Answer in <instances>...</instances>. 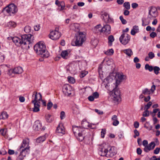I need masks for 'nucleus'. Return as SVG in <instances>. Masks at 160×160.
I'll return each mask as SVG.
<instances>
[{
    "label": "nucleus",
    "mask_w": 160,
    "mask_h": 160,
    "mask_svg": "<svg viewBox=\"0 0 160 160\" xmlns=\"http://www.w3.org/2000/svg\"><path fill=\"white\" fill-rule=\"evenodd\" d=\"M156 89V86L154 85H153L151 87V88L150 90H149L151 92H152V93H153L154 91Z\"/></svg>",
    "instance_id": "5fc2aeb1"
},
{
    "label": "nucleus",
    "mask_w": 160,
    "mask_h": 160,
    "mask_svg": "<svg viewBox=\"0 0 160 160\" xmlns=\"http://www.w3.org/2000/svg\"><path fill=\"white\" fill-rule=\"evenodd\" d=\"M46 139L45 135L40 137L37 138L36 141L37 142L41 143L44 141Z\"/></svg>",
    "instance_id": "c85d7f7f"
},
{
    "label": "nucleus",
    "mask_w": 160,
    "mask_h": 160,
    "mask_svg": "<svg viewBox=\"0 0 160 160\" xmlns=\"http://www.w3.org/2000/svg\"><path fill=\"white\" fill-rule=\"evenodd\" d=\"M42 127L41 123L39 121H36L33 126V128L36 131H39L41 129Z\"/></svg>",
    "instance_id": "aec40b11"
},
{
    "label": "nucleus",
    "mask_w": 160,
    "mask_h": 160,
    "mask_svg": "<svg viewBox=\"0 0 160 160\" xmlns=\"http://www.w3.org/2000/svg\"><path fill=\"white\" fill-rule=\"evenodd\" d=\"M123 51L129 57H130L133 54L132 50L129 48L124 50Z\"/></svg>",
    "instance_id": "a878e982"
},
{
    "label": "nucleus",
    "mask_w": 160,
    "mask_h": 160,
    "mask_svg": "<svg viewBox=\"0 0 160 160\" xmlns=\"http://www.w3.org/2000/svg\"><path fill=\"white\" fill-rule=\"evenodd\" d=\"M148 13V18L150 19L152 18H155L158 15L157 9L155 7H151V9L149 10Z\"/></svg>",
    "instance_id": "9b49d317"
},
{
    "label": "nucleus",
    "mask_w": 160,
    "mask_h": 160,
    "mask_svg": "<svg viewBox=\"0 0 160 160\" xmlns=\"http://www.w3.org/2000/svg\"><path fill=\"white\" fill-rule=\"evenodd\" d=\"M34 49L41 57L47 58L49 56V53L46 50V46L43 42H39L36 44L34 46Z\"/></svg>",
    "instance_id": "20e7f679"
},
{
    "label": "nucleus",
    "mask_w": 160,
    "mask_h": 160,
    "mask_svg": "<svg viewBox=\"0 0 160 160\" xmlns=\"http://www.w3.org/2000/svg\"><path fill=\"white\" fill-rule=\"evenodd\" d=\"M13 69H10L8 70V74L9 75H11L12 73L14 74Z\"/></svg>",
    "instance_id": "338daca9"
},
{
    "label": "nucleus",
    "mask_w": 160,
    "mask_h": 160,
    "mask_svg": "<svg viewBox=\"0 0 160 160\" xmlns=\"http://www.w3.org/2000/svg\"><path fill=\"white\" fill-rule=\"evenodd\" d=\"M107 149H108V153H109L110 157H112L117 154V152L115 147L108 145Z\"/></svg>",
    "instance_id": "f3484780"
},
{
    "label": "nucleus",
    "mask_w": 160,
    "mask_h": 160,
    "mask_svg": "<svg viewBox=\"0 0 160 160\" xmlns=\"http://www.w3.org/2000/svg\"><path fill=\"white\" fill-rule=\"evenodd\" d=\"M156 144L155 142H152L146 147L144 148V151L146 152H148L149 151L153 150Z\"/></svg>",
    "instance_id": "2eb2a0df"
},
{
    "label": "nucleus",
    "mask_w": 160,
    "mask_h": 160,
    "mask_svg": "<svg viewBox=\"0 0 160 160\" xmlns=\"http://www.w3.org/2000/svg\"><path fill=\"white\" fill-rule=\"evenodd\" d=\"M92 96L94 98H97L99 97V94L97 92H95L92 94Z\"/></svg>",
    "instance_id": "603ef678"
},
{
    "label": "nucleus",
    "mask_w": 160,
    "mask_h": 160,
    "mask_svg": "<svg viewBox=\"0 0 160 160\" xmlns=\"http://www.w3.org/2000/svg\"><path fill=\"white\" fill-rule=\"evenodd\" d=\"M65 117V113L64 111H62L60 113V118L62 120Z\"/></svg>",
    "instance_id": "864d4df0"
},
{
    "label": "nucleus",
    "mask_w": 160,
    "mask_h": 160,
    "mask_svg": "<svg viewBox=\"0 0 160 160\" xmlns=\"http://www.w3.org/2000/svg\"><path fill=\"white\" fill-rule=\"evenodd\" d=\"M148 57L150 59H152L155 57L154 54L152 52H150L148 53Z\"/></svg>",
    "instance_id": "79ce46f5"
},
{
    "label": "nucleus",
    "mask_w": 160,
    "mask_h": 160,
    "mask_svg": "<svg viewBox=\"0 0 160 160\" xmlns=\"http://www.w3.org/2000/svg\"><path fill=\"white\" fill-rule=\"evenodd\" d=\"M138 6V4L136 3H133L132 4V7L133 8H135Z\"/></svg>",
    "instance_id": "69168bd1"
},
{
    "label": "nucleus",
    "mask_w": 160,
    "mask_h": 160,
    "mask_svg": "<svg viewBox=\"0 0 160 160\" xmlns=\"http://www.w3.org/2000/svg\"><path fill=\"white\" fill-rule=\"evenodd\" d=\"M29 140L28 138H26L23 140L19 149L20 153L17 160H23L26 154L29 152L30 148L29 146Z\"/></svg>",
    "instance_id": "7ed1b4c3"
},
{
    "label": "nucleus",
    "mask_w": 160,
    "mask_h": 160,
    "mask_svg": "<svg viewBox=\"0 0 160 160\" xmlns=\"http://www.w3.org/2000/svg\"><path fill=\"white\" fill-rule=\"evenodd\" d=\"M142 145L144 148L146 147L148 145V142L147 140H144L142 142Z\"/></svg>",
    "instance_id": "13d9d810"
},
{
    "label": "nucleus",
    "mask_w": 160,
    "mask_h": 160,
    "mask_svg": "<svg viewBox=\"0 0 160 160\" xmlns=\"http://www.w3.org/2000/svg\"><path fill=\"white\" fill-rule=\"evenodd\" d=\"M77 67V64L74 63H71L66 67L67 71L71 73H73L76 70Z\"/></svg>",
    "instance_id": "ddd939ff"
},
{
    "label": "nucleus",
    "mask_w": 160,
    "mask_h": 160,
    "mask_svg": "<svg viewBox=\"0 0 160 160\" xmlns=\"http://www.w3.org/2000/svg\"><path fill=\"white\" fill-rule=\"evenodd\" d=\"M7 12L10 15L17 12L18 11L17 8L13 4H11L4 8Z\"/></svg>",
    "instance_id": "0eeeda50"
},
{
    "label": "nucleus",
    "mask_w": 160,
    "mask_h": 160,
    "mask_svg": "<svg viewBox=\"0 0 160 160\" xmlns=\"http://www.w3.org/2000/svg\"><path fill=\"white\" fill-rule=\"evenodd\" d=\"M123 6L127 10H129L130 9V4L128 2H125L123 4Z\"/></svg>",
    "instance_id": "c9c22d12"
},
{
    "label": "nucleus",
    "mask_w": 160,
    "mask_h": 160,
    "mask_svg": "<svg viewBox=\"0 0 160 160\" xmlns=\"http://www.w3.org/2000/svg\"><path fill=\"white\" fill-rule=\"evenodd\" d=\"M72 90L71 87L69 84H65L63 87V92L66 95L69 96L71 95Z\"/></svg>",
    "instance_id": "f8f14e48"
},
{
    "label": "nucleus",
    "mask_w": 160,
    "mask_h": 160,
    "mask_svg": "<svg viewBox=\"0 0 160 160\" xmlns=\"http://www.w3.org/2000/svg\"><path fill=\"white\" fill-rule=\"evenodd\" d=\"M99 154L101 156H106L108 153V149H107L106 147L102 146L100 148Z\"/></svg>",
    "instance_id": "dca6fc26"
},
{
    "label": "nucleus",
    "mask_w": 160,
    "mask_h": 160,
    "mask_svg": "<svg viewBox=\"0 0 160 160\" xmlns=\"http://www.w3.org/2000/svg\"><path fill=\"white\" fill-rule=\"evenodd\" d=\"M139 31V29L138 26H134L131 31V34L132 35H134L136 33L138 32Z\"/></svg>",
    "instance_id": "b1692460"
},
{
    "label": "nucleus",
    "mask_w": 160,
    "mask_h": 160,
    "mask_svg": "<svg viewBox=\"0 0 160 160\" xmlns=\"http://www.w3.org/2000/svg\"><path fill=\"white\" fill-rule=\"evenodd\" d=\"M150 36L152 38H154L157 36L156 33L154 32H152L150 34Z\"/></svg>",
    "instance_id": "0e129e2a"
},
{
    "label": "nucleus",
    "mask_w": 160,
    "mask_h": 160,
    "mask_svg": "<svg viewBox=\"0 0 160 160\" xmlns=\"http://www.w3.org/2000/svg\"><path fill=\"white\" fill-rule=\"evenodd\" d=\"M82 127L83 128L87 129L88 128L90 127V125L89 123L86 121H83L81 123Z\"/></svg>",
    "instance_id": "393cba45"
},
{
    "label": "nucleus",
    "mask_w": 160,
    "mask_h": 160,
    "mask_svg": "<svg viewBox=\"0 0 160 160\" xmlns=\"http://www.w3.org/2000/svg\"><path fill=\"white\" fill-rule=\"evenodd\" d=\"M106 133V130L105 129H102L101 132V137L103 138L104 137V135Z\"/></svg>",
    "instance_id": "49530a36"
},
{
    "label": "nucleus",
    "mask_w": 160,
    "mask_h": 160,
    "mask_svg": "<svg viewBox=\"0 0 160 160\" xmlns=\"http://www.w3.org/2000/svg\"><path fill=\"white\" fill-rule=\"evenodd\" d=\"M32 103L34 104V108H32L33 111L34 112H39L40 110V102H33Z\"/></svg>",
    "instance_id": "412c9836"
},
{
    "label": "nucleus",
    "mask_w": 160,
    "mask_h": 160,
    "mask_svg": "<svg viewBox=\"0 0 160 160\" xmlns=\"http://www.w3.org/2000/svg\"><path fill=\"white\" fill-rule=\"evenodd\" d=\"M61 7L60 9V10H62L64 9L65 7V4L63 2H60L59 5V7Z\"/></svg>",
    "instance_id": "3c124183"
},
{
    "label": "nucleus",
    "mask_w": 160,
    "mask_h": 160,
    "mask_svg": "<svg viewBox=\"0 0 160 160\" xmlns=\"http://www.w3.org/2000/svg\"><path fill=\"white\" fill-rule=\"evenodd\" d=\"M46 119L47 122H51L54 119L53 117L50 114H48L46 116Z\"/></svg>",
    "instance_id": "bb28decb"
},
{
    "label": "nucleus",
    "mask_w": 160,
    "mask_h": 160,
    "mask_svg": "<svg viewBox=\"0 0 160 160\" xmlns=\"http://www.w3.org/2000/svg\"><path fill=\"white\" fill-rule=\"evenodd\" d=\"M95 111L99 115H101L103 114V112L102 111H101L100 110H98V109H95Z\"/></svg>",
    "instance_id": "774afa93"
},
{
    "label": "nucleus",
    "mask_w": 160,
    "mask_h": 160,
    "mask_svg": "<svg viewBox=\"0 0 160 160\" xmlns=\"http://www.w3.org/2000/svg\"><path fill=\"white\" fill-rule=\"evenodd\" d=\"M34 37L31 34L23 35L20 37H14L12 41L17 46H22L25 49H28L31 46V44L33 42Z\"/></svg>",
    "instance_id": "f257e3e1"
},
{
    "label": "nucleus",
    "mask_w": 160,
    "mask_h": 160,
    "mask_svg": "<svg viewBox=\"0 0 160 160\" xmlns=\"http://www.w3.org/2000/svg\"><path fill=\"white\" fill-rule=\"evenodd\" d=\"M111 119L113 121L112 124L113 126H117L119 124V122L118 120L117 117L116 115H113Z\"/></svg>",
    "instance_id": "5701e85b"
},
{
    "label": "nucleus",
    "mask_w": 160,
    "mask_h": 160,
    "mask_svg": "<svg viewBox=\"0 0 160 160\" xmlns=\"http://www.w3.org/2000/svg\"><path fill=\"white\" fill-rule=\"evenodd\" d=\"M98 40L97 39H94L92 40L91 42V44L94 46H96L98 44Z\"/></svg>",
    "instance_id": "de8ad7c7"
},
{
    "label": "nucleus",
    "mask_w": 160,
    "mask_h": 160,
    "mask_svg": "<svg viewBox=\"0 0 160 160\" xmlns=\"http://www.w3.org/2000/svg\"><path fill=\"white\" fill-rule=\"evenodd\" d=\"M100 32L106 35L109 34L111 33V26L108 24L104 25L100 30Z\"/></svg>",
    "instance_id": "4468645a"
},
{
    "label": "nucleus",
    "mask_w": 160,
    "mask_h": 160,
    "mask_svg": "<svg viewBox=\"0 0 160 160\" xmlns=\"http://www.w3.org/2000/svg\"><path fill=\"white\" fill-rule=\"evenodd\" d=\"M8 115L6 112H3L0 115V119H5L8 118Z\"/></svg>",
    "instance_id": "cd10ccee"
},
{
    "label": "nucleus",
    "mask_w": 160,
    "mask_h": 160,
    "mask_svg": "<svg viewBox=\"0 0 160 160\" xmlns=\"http://www.w3.org/2000/svg\"><path fill=\"white\" fill-rule=\"evenodd\" d=\"M114 53V51L112 49H109L105 52V53L108 55H112Z\"/></svg>",
    "instance_id": "72a5a7b5"
},
{
    "label": "nucleus",
    "mask_w": 160,
    "mask_h": 160,
    "mask_svg": "<svg viewBox=\"0 0 160 160\" xmlns=\"http://www.w3.org/2000/svg\"><path fill=\"white\" fill-rule=\"evenodd\" d=\"M32 102H39V101L42 100V96L40 93H38L37 92L34 91L32 95Z\"/></svg>",
    "instance_id": "9d476101"
},
{
    "label": "nucleus",
    "mask_w": 160,
    "mask_h": 160,
    "mask_svg": "<svg viewBox=\"0 0 160 160\" xmlns=\"http://www.w3.org/2000/svg\"><path fill=\"white\" fill-rule=\"evenodd\" d=\"M56 132L58 133H61L62 134H64L65 131L64 127L62 123H59L57 128Z\"/></svg>",
    "instance_id": "6ab92c4d"
},
{
    "label": "nucleus",
    "mask_w": 160,
    "mask_h": 160,
    "mask_svg": "<svg viewBox=\"0 0 160 160\" xmlns=\"http://www.w3.org/2000/svg\"><path fill=\"white\" fill-rule=\"evenodd\" d=\"M62 57L64 59H67L68 58V53L66 50L62 51L61 53Z\"/></svg>",
    "instance_id": "c756f323"
},
{
    "label": "nucleus",
    "mask_w": 160,
    "mask_h": 160,
    "mask_svg": "<svg viewBox=\"0 0 160 160\" xmlns=\"http://www.w3.org/2000/svg\"><path fill=\"white\" fill-rule=\"evenodd\" d=\"M102 19L106 23H109L112 21V19L111 18L108 14L105 12L102 15Z\"/></svg>",
    "instance_id": "a211bd4d"
},
{
    "label": "nucleus",
    "mask_w": 160,
    "mask_h": 160,
    "mask_svg": "<svg viewBox=\"0 0 160 160\" xmlns=\"http://www.w3.org/2000/svg\"><path fill=\"white\" fill-rule=\"evenodd\" d=\"M130 39V36L128 34H122L119 38L120 42L123 45L127 44L129 41Z\"/></svg>",
    "instance_id": "6e6552de"
},
{
    "label": "nucleus",
    "mask_w": 160,
    "mask_h": 160,
    "mask_svg": "<svg viewBox=\"0 0 160 160\" xmlns=\"http://www.w3.org/2000/svg\"><path fill=\"white\" fill-rule=\"evenodd\" d=\"M9 25L10 27L14 28L16 26V23L15 22L10 21L9 22Z\"/></svg>",
    "instance_id": "37998d69"
},
{
    "label": "nucleus",
    "mask_w": 160,
    "mask_h": 160,
    "mask_svg": "<svg viewBox=\"0 0 160 160\" xmlns=\"http://www.w3.org/2000/svg\"><path fill=\"white\" fill-rule=\"evenodd\" d=\"M4 56L3 55H0V62H2L4 60Z\"/></svg>",
    "instance_id": "e2e57ef3"
},
{
    "label": "nucleus",
    "mask_w": 160,
    "mask_h": 160,
    "mask_svg": "<svg viewBox=\"0 0 160 160\" xmlns=\"http://www.w3.org/2000/svg\"><path fill=\"white\" fill-rule=\"evenodd\" d=\"M88 73L87 71H82L80 75V77L82 78L84 77L85 75H86Z\"/></svg>",
    "instance_id": "a19ab883"
},
{
    "label": "nucleus",
    "mask_w": 160,
    "mask_h": 160,
    "mask_svg": "<svg viewBox=\"0 0 160 160\" xmlns=\"http://www.w3.org/2000/svg\"><path fill=\"white\" fill-rule=\"evenodd\" d=\"M137 152L138 154L141 155L142 152V150L140 148H138L137 149Z\"/></svg>",
    "instance_id": "bf43d9fd"
},
{
    "label": "nucleus",
    "mask_w": 160,
    "mask_h": 160,
    "mask_svg": "<svg viewBox=\"0 0 160 160\" xmlns=\"http://www.w3.org/2000/svg\"><path fill=\"white\" fill-rule=\"evenodd\" d=\"M34 29L36 31H38L40 29V25H37L34 26Z\"/></svg>",
    "instance_id": "4d7b16f0"
},
{
    "label": "nucleus",
    "mask_w": 160,
    "mask_h": 160,
    "mask_svg": "<svg viewBox=\"0 0 160 160\" xmlns=\"http://www.w3.org/2000/svg\"><path fill=\"white\" fill-rule=\"evenodd\" d=\"M6 130L4 129H2L0 130V134L4 136L6 134Z\"/></svg>",
    "instance_id": "8fccbe9b"
},
{
    "label": "nucleus",
    "mask_w": 160,
    "mask_h": 160,
    "mask_svg": "<svg viewBox=\"0 0 160 160\" xmlns=\"http://www.w3.org/2000/svg\"><path fill=\"white\" fill-rule=\"evenodd\" d=\"M133 132L134 134V135L133 136V137L134 138H136L139 135V133L137 129H135L134 130Z\"/></svg>",
    "instance_id": "a18cd8bd"
},
{
    "label": "nucleus",
    "mask_w": 160,
    "mask_h": 160,
    "mask_svg": "<svg viewBox=\"0 0 160 160\" xmlns=\"http://www.w3.org/2000/svg\"><path fill=\"white\" fill-rule=\"evenodd\" d=\"M58 28H56L54 31L50 32L49 38L53 40H56L58 39L60 37L61 33L58 31Z\"/></svg>",
    "instance_id": "1a4fd4ad"
},
{
    "label": "nucleus",
    "mask_w": 160,
    "mask_h": 160,
    "mask_svg": "<svg viewBox=\"0 0 160 160\" xmlns=\"http://www.w3.org/2000/svg\"><path fill=\"white\" fill-rule=\"evenodd\" d=\"M149 115V111L148 110H145V111L143 112L142 116L143 117H148Z\"/></svg>",
    "instance_id": "ea45409f"
},
{
    "label": "nucleus",
    "mask_w": 160,
    "mask_h": 160,
    "mask_svg": "<svg viewBox=\"0 0 160 160\" xmlns=\"http://www.w3.org/2000/svg\"><path fill=\"white\" fill-rule=\"evenodd\" d=\"M86 40L85 34L83 32H79L78 35L76 37L75 40L72 41V45L73 46H80Z\"/></svg>",
    "instance_id": "423d86ee"
},
{
    "label": "nucleus",
    "mask_w": 160,
    "mask_h": 160,
    "mask_svg": "<svg viewBox=\"0 0 160 160\" xmlns=\"http://www.w3.org/2000/svg\"><path fill=\"white\" fill-rule=\"evenodd\" d=\"M31 28L30 27L27 26L24 28V31L27 33H29L31 31Z\"/></svg>",
    "instance_id": "58836bf2"
},
{
    "label": "nucleus",
    "mask_w": 160,
    "mask_h": 160,
    "mask_svg": "<svg viewBox=\"0 0 160 160\" xmlns=\"http://www.w3.org/2000/svg\"><path fill=\"white\" fill-rule=\"evenodd\" d=\"M68 81L70 83H74L75 82V81L74 78L71 77H68Z\"/></svg>",
    "instance_id": "e433bc0d"
},
{
    "label": "nucleus",
    "mask_w": 160,
    "mask_h": 160,
    "mask_svg": "<svg viewBox=\"0 0 160 160\" xmlns=\"http://www.w3.org/2000/svg\"><path fill=\"white\" fill-rule=\"evenodd\" d=\"M160 148H157L154 151V153L155 154H158L159 152Z\"/></svg>",
    "instance_id": "680f3d73"
},
{
    "label": "nucleus",
    "mask_w": 160,
    "mask_h": 160,
    "mask_svg": "<svg viewBox=\"0 0 160 160\" xmlns=\"http://www.w3.org/2000/svg\"><path fill=\"white\" fill-rule=\"evenodd\" d=\"M108 39L109 44H110V45H112V42L114 40V37L112 35H110L108 37Z\"/></svg>",
    "instance_id": "2f4dec72"
},
{
    "label": "nucleus",
    "mask_w": 160,
    "mask_h": 160,
    "mask_svg": "<svg viewBox=\"0 0 160 160\" xmlns=\"http://www.w3.org/2000/svg\"><path fill=\"white\" fill-rule=\"evenodd\" d=\"M145 68L146 70H148L150 72L152 71L153 70V67L151 66H150L148 64L145 65Z\"/></svg>",
    "instance_id": "473e14b6"
},
{
    "label": "nucleus",
    "mask_w": 160,
    "mask_h": 160,
    "mask_svg": "<svg viewBox=\"0 0 160 160\" xmlns=\"http://www.w3.org/2000/svg\"><path fill=\"white\" fill-rule=\"evenodd\" d=\"M119 19L121 21L122 24H126L127 22L126 20L123 18V17L122 16L120 17Z\"/></svg>",
    "instance_id": "c03bdc74"
},
{
    "label": "nucleus",
    "mask_w": 160,
    "mask_h": 160,
    "mask_svg": "<svg viewBox=\"0 0 160 160\" xmlns=\"http://www.w3.org/2000/svg\"><path fill=\"white\" fill-rule=\"evenodd\" d=\"M139 123L138 122L136 121L134 122L133 125L134 128H137L139 127Z\"/></svg>",
    "instance_id": "052dcab7"
},
{
    "label": "nucleus",
    "mask_w": 160,
    "mask_h": 160,
    "mask_svg": "<svg viewBox=\"0 0 160 160\" xmlns=\"http://www.w3.org/2000/svg\"><path fill=\"white\" fill-rule=\"evenodd\" d=\"M72 131L77 139L80 141L85 139L88 134L84 129L77 126H73Z\"/></svg>",
    "instance_id": "39448f33"
},
{
    "label": "nucleus",
    "mask_w": 160,
    "mask_h": 160,
    "mask_svg": "<svg viewBox=\"0 0 160 160\" xmlns=\"http://www.w3.org/2000/svg\"><path fill=\"white\" fill-rule=\"evenodd\" d=\"M152 104V102L151 101H149L147 104L144 107L145 110H148L150 108Z\"/></svg>",
    "instance_id": "4c0bfd02"
},
{
    "label": "nucleus",
    "mask_w": 160,
    "mask_h": 160,
    "mask_svg": "<svg viewBox=\"0 0 160 160\" xmlns=\"http://www.w3.org/2000/svg\"><path fill=\"white\" fill-rule=\"evenodd\" d=\"M153 70L154 73L156 75H158L159 73V71L160 70V68L158 66H155L153 67Z\"/></svg>",
    "instance_id": "f704fd0d"
},
{
    "label": "nucleus",
    "mask_w": 160,
    "mask_h": 160,
    "mask_svg": "<svg viewBox=\"0 0 160 160\" xmlns=\"http://www.w3.org/2000/svg\"><path fill=\"white\" fill-rule=\"evenodd\" d=\"M14 74H20L22 72L23 70L20 67H15L13 69Z\"/></svg>",
    "instance_id": "4be33fe9"
},
{
    "label": "nucleus",
    "mask_w": 160,
    "mask_h": 160,
    "mask_svg": "<svg viewBox=\"0 0 160 160\" xmlns=\"http://www.w3.org/2000/svg\"><path fill=\"white\" fill-rule=\"evenodd\" d=\"M52 105L53 104L51 101H49V102H48L47 104V109L48 110H50L51 108V107L52 106Z\"/></svg>",
    "instance_id": "09e8293b"
},
{
    "label": "nucleus",
    "mask_w": 160,
    "mask_h": 160,
    "mask_svg": "<svg viewBox=\"0 0 160 160\" xmlns=\"http://www.w3.org/2000/svg\"><path fill=\"white\" fill-rule=\"evenodd\" d=\"M142 93L144 95H149L151 93L150 90L147 88H145L142 91Z\"/></svg>",
    "instance_id": "7c9ffc66"
},
{
    "label": "nucleus",
    "mask_w": 160,
    "mask_h": 160,
    "mask_svg": "<svg viewBox=\"0 0 160 160\" xmlns=\"http://www.w3.org/2000/svg\"><path fill=\"white\" fill-rule=\"evenodd\" d=\"M151 99V97L150 95H148L147 97H145L144 101L145 102H148Z\"/></svg>",
    "instance_id": "6e6d98bb"
},
{
    "label": "nucleus",
    "mask_w": 160,
    "mask_h": 160,
    "mask_svg": "<svg viewBox=\"0 0 160 160\" xmlns=\"http://www.w3.org/2000/svg\"><path fill=\"white\" fill-rule=\"evenodd\" d=\"M117 78L116 81L115 88L110 92L111 98L114 102H118L121 101L120 90L117 88L118 86L122 80L124 79L126 77L122 73H118L116 75Z\"/></svg>",
    "instance_id": "f03ea898"
}]
</instances>
